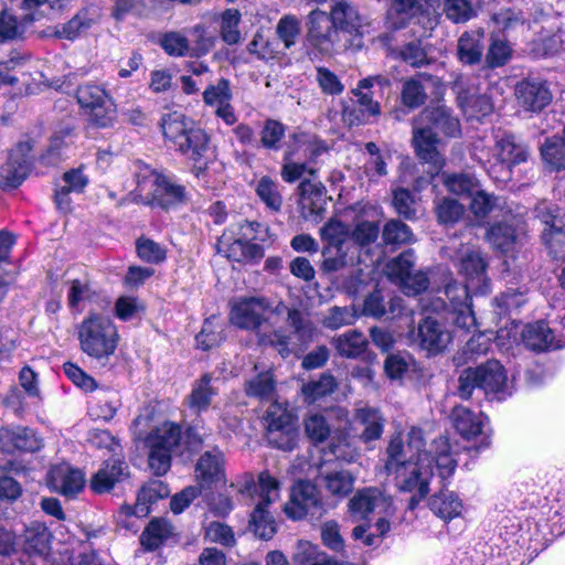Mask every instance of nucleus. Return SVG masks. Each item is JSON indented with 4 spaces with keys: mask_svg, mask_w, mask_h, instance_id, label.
I'll list each match as a JSON object with an SVG mask.
<instances>
[{
    "mask_svg": "<svg viewBox=\"0 0 565 565\" xmlns=\"http://www.w3.org/2000/svg\"><path fill=\"white\" fill-rule=\"evenodd\" d=\"M285 311L288 324L292 328L298 343H294L291 335L282 329L275 330L269 334L260 333L258 340L262 345H269L277 350L282 358H287L298 347L312 341L318 333L312 321L299 309H289L282 301L273 303L264 297H245L232 306L230 320L239 329L256 330L267 320L268 313L281 315Z\"/></svg>",
    "mask_w": 565,
    "mask_h": 565,
    "instance_id": "obj_1",
    "label": "nucleus"
},
{
    "mask_svg": "<svg viewBox=\"0 0 565 565\" xmlns=\"http://www.w3.org/2000/svg\"><path fill=\"white\" fill-rule=\"evenodd\" d=\"M424 445L423 430L412 427L406 441L399 435L394 436L386 449L385 469L394 476L399 491L412 493L407 505L412 511L427 497L434 475L431 459L423 449Z\"/></svg>",
    "mask_w": 565,
    "mask_h": 565,
    "instance_id": "obj_2",
    "label": "nucleus"
},
{
    "mask_svg": "<svg viewBox=\"0 0 565 565\" xmlns=\"http://www.w3.org/2000/svg\"><path fill=\"white\" fill-rule=\"evenodd\" d=\"M487 263L478 249L468 248L460 258L459 271L466 278V285L456 281L448 282L443 292L451 301L454 322L463 328H475L476 318L470 308V292L487 294L489 291V278L487 276Z\"/></svg>",
    "mask_w": 565,
    "mask_h": 565,
    "instance_id": "obj_3",
    "label": "nucleus"
},
{
    "mask_svg": "<svg viewBox=\"0 0 565 565\" xmlns=\"http://www.w3.org/2000/svg\"><path fill=\"white\" fill-rule=\"evenodd\" d=\"M161 129L166 140L193 162V172L201 177L207 167L210 136L206 131L178 113L166 115L161 121Z\"/></svg>",
    "mask_w": 565,
    "mask_h": 565,
    "instance_id": "obj_4",
    "label": "nucleus"
},
{
    "mask_svg": "<svg viewBox=\"0 0 565 565\" xmlns=\"http://www.w3.org/2000/svg\"><path fill=\"white\" fill-rule=\"evenodd\" d=\"M237 492L250 498L255 502L250 515V529L262 540H270L276 533V523L267 508L279 497V483L267 471L260 472L258 481L252 476H246Z\"/></svg>",
    "mask_w": 565,
    "mask_h": 565,
    "instance_id": "obj_5",
    "label": "nucleus"
},
{
    "mask_svg": "<svg viewBox=\"0 0 565 565\" xmlns=\"http://www.w3.org/2000/svg\"><path fill=\"white\" fill-rule=\"evenodd\" d=\"M425 310L435 313V316H426L417 327L416 338L418 345L428 351L429 353H439L444 351L451 341V333L446 328V323H452L457 328L463 329L454 322V316L449 311H452L451 301L446 303V300L441 297L433 299L429 303L423 306ZM471 328H465L470 330Z\"/></svg>",
    "mask_w": 565,
    "mask_h": 565,
    "instance_id": "obj_6",
    "label": "nucleus"
},
{
    "mask_svg": "<svg viewBox=\"0 0 565 565\" xmlns=\"http://www.w3.org/2000/svg\"><path fill=\"white\" fill-rule=\"evenodd\" d=\"M81 349L103 365L115 353L118 333L113 321L99 315H90L78 328Z\"/></svg>",
    "mask_w": 565,
    "mask_h": 565,
    "instance_id": "obj_7",
    "label": "nucleus"
},
{
    "mask_svg": "<svg viewBox=\"0 0 565 565\" xmlns=\"http://www.w3.org/2000/svg\"><path fill=\"white\" fill-rule=\"evenodd\" d=\"M136 179V190L146 204L170 209L185 200V190L182 185L158 174L148 166L139 167Z\"/></svg>",
    "mask_w": 565,
    "mask_h": 565,
    "instance_id": "obj_8",
    "label": "nucleus"
},
{
    "mask_svg": "<svg viewBox=\"0 0 565 565\" xmlns=\"http://www.w3.org/2000/svg\"><path fill=\"white\" fill-rule=\"evenodd\" d=\"M529 154V148L515 136L507 132L497 134L491 157L482 161V166L490 178L505 182L511 179L512 167L525 162Z\"/></svg>",
    "mask_w": 565,
    "mask_h": 565,
    "instance_id": "obj_9",
    "label": "nucleus"
},
{
    "mask_svg": "<svg viewBox=\"0 0 565 565\" xmlns=\"http://www.w3.org/2000/svg\"><path fill=\"white\" fill-rule=\"evenodd\" d=\"M76 99L87 121L97 128L113 127L117 118L111 96L99 85L84 84L76 90Z\"/></svg>",
    "mask_w": 565,
    "mask_h": 565,
    "instance_id": "obj_10",
    "label": "nucleus"
},
{
    "mask_svg": "<svg viewBox=\"0 0 565 565\" xmlns=\"http://www.w3.org/2000/svg\"><path fill=\"white\" fill-rule=\"evenodd\" d=\"M266 439L281 450H292L298 441V428L291 414L278 404H271L265 416Z\"/></svg>",
    "mask_w": 565,
    "mask_h": 565,
    "instance_id": "obj_11",
    "label": "nucleus"
},
{
    "mask_svg": "<svg viewBox=\"0 0 565 565\" xmlns=\"http://www.w3.org/2000/svg\"><path fill=\"white\" fill-rule=\"evenodd\" d=\"M289 519L301 520L305 516L319 519L324 512V504L318 488L309 481H298L290 491V498L284 505Z\"/></svg>",
    "mask_w": 565,
    "mask_h": 565,
    "instance_id": "obj_12",
    "label": "nucleus"
},
{
    "mask_svg": "<svg viewBox=\"0 0 565 565\" xmlns=\"http://www.w3.org/2000/svg\"><path fill=\"white\" fill-rule=\"evenodd\" d=\"M51 533L44 523L33 521L22 535V556L19 565H53L49 558Z\"/></svg>",
    "mask_w": 565,
    "mask_h": 565,
    "instance_id": "obj_13",
    "label": "nucleus"
},
{
    "mask_svg": "<svg viewBox=\"0 0 565 565\" xmlns=\"http://www.w3.org/2000/svg\"><path fill=\"white\" fill-rule=\"evenodd\" d=\"M32 146L29 141L19 142L9 153L7 161L0 167V188L15 189L22 184L31 170Z\"/></svg>",
    "mask_w": 565,
    "mask_h": 565,
    "instance_id": "obj_14",
    "label": "nucleus"
},
{
    "mask_svg": "<svg viewBox=\"0 0 565 565\" xmlns=\"http://www.w3.org/2000/svg\"><path fill=\"white\" fill-rule=\"evenodd\" d=\"M479 388L491 399L503 401L511 396L512 387L503 365L497 360L487 361L475 367Z\"/></svg>",
    "mask_w": 565,
    "mask_h": 565,
    "instance_id": "obj_15",
    "label": "nucleus"
},
{
    "mask_svg": "<svg viewBox=\"0 0 565 565\" xmlns=\"http://www.w3.org/2000/svg\"><path fill=\"white\" fill-rule=\"evenodd\" d=\"M561 321L555 320L552 323L545 321H536L526 324L522 330V341L524 345L533 351L556 350L564 348V343H559Z\"/></svg>",
    "mask_w": 565,
    "mask_h": 565,
    "instance_id": "obj_16",
    "label": "nucleus"
},
{
    "mask_svg": "<svg viewBox=\"0 0 565 565\" xmlns=\"http://www.w3.org/2000/svg\"><path fill=\"white\" fill-rule=\"evenodd\" d=\"M351 93L356 99L344 103L342 108V119L348 126L366 125L371 117L381 114L380 104L373 100L370 93L363 92L359 87L353 88Z\"/></svg>",
    "mask_w": 565,
    "mask_h": 565,
    "instance_id": "obj_17",
    "label": "nucleus"
},
{
    "mask_svg": "<svg viewBox=\"0 0 565 565\" xmlns=\"http://www.w3.org/2000/svg\"><path fill=\"white\" fill-rule=\"evenodd\" d=\"M515 96L524 109L533 113L541 111L552 100L548 83L535 77L525 78L518 83Z\"/></svg>",
    "mask_w": 565,
    "mask_h": 565,
    "instance_id": "obj_18",
    "label": "nucleus"
},
{
    "mask_svg": "<svg viewBox=\"0 0 565 565\" xmlns=\"http://www.w3.org/2000/svg\"><path fill=\"white\" fill-rule=\"evenodd\" d=\"M195 477L199 488L211 489L225 481L224 458L218 449L205 451L196 461Z\"/></svg>",
    "mask_w": 565,
    "mask_h": 565,
    "instance_id": "obj_19",
    "label": "nucleus"
},
{
    "mask_svg": "<svg viewBox=\"0 0 565 565\" xmlns=\"http://www.w3.org/2000/svg\"><path fill=\"white\" fill-rule=\"evenodd\" d=\"M391 508V498L373 487L359 490L349 501L350 512L361 519L367 518L372 512L388 514Z\"/></svg>",
    "mask_w": 565,
    "mask_h": 565,
    "instance_id": "obj_20",
    "label": "nucleus"
},
{
    "mask_svg": "<svg viewBox=\"0 0 565 565\" xmlns=\"http://www.w3.org/2000/svg\"><path fill=\"white\" fill-rule=\"evenodd\" d=\"M299 206L306 220L319 222L326 210V188L321 182L303 180L299 184Z\"/></svg>",
    "mask_w": 565,
    "mask_h": 565,
    "instance_id": "obj_21",
    "label": "nucleus"
},
{
    "mask_svg": "<svg viewBox=\"0 0 565 565\" xmlns=\"http://www.w3.org/2000/svg\"><path fill=\"white\" fill-rule=\"evenodd\" d=\"M330 17L337 32L340 30L349 34L359 35L362 34V29L367 25L366 18L348 0H332Z\"/></svg>",
    "mask_w": 565,
    "mask_h": 565,
    "instance_id": "obj_22",
    "label": "nucleus"
},
{
    "mask_svg": "<svg viewBox=\"0 0 565 565\" xmlns=\"http://www.w3.org/2000/svg\"><path fill=\"white\" fill-rule=\"evenodd\" d=\"M86 479L82 470L61 463L52 467L47 473L49 486L66 497L83 490Z\"/></svg>",
    "mask_w": 565,
    "mask_h": 565,
    "instance_id": "obj_23",
    "label": "nucleus"
},
{
    "mask_svg": "<svg viewBox=\"0 0 565 565\" xmlns=\"http://www.w3.org/2000/svg\"><path fill=\"white\" fill-rule=\"evenodd\" d=\"M41 448L42 439L30 428L17 427L0 429V449L3 452L12 454L15 450L34 452Z\"/></svg>",
    "mask_w": 565,
    "mask_h": 565,
    "instance_id": "obj_24",
    "label": "nucleus"
},
{
    "mask_svg": "<svg viewBox=\"0 0 565 565\" xmlns=\"http://www.w3.org/2000/svg\"><path fill=\"white\" fill-rule=\"evenodd\" d=\"M414 120L420 126L431 127L434 132L439 130L448 137H457L460 134L458 118L444 105L425 108Z\"/></svg>",
    "mask_w": 565,
    "mask_h": 565,
    "instance_id": "obj_25",
    "label": "nucleus"
},
{
    "mask_svg": "<svg viewBox=\"0 0 565 565\" xmlns=\"http://www.w3.org/2000/svg\"><path fill=\"white\" fill-rule=\"evenodd\" d=\"M127 476L128 465L120 458H110L93 475L90 488L96 493H105Z\"/></svg>",
    "mask_w": 565,
    "mask_h": 565,
    "instance_id": "obj_26",
    "label": "nucleus"
},
{
    "mask_svg": "<svg viewBox=\"0 0 565 565\" xmlns=\"http://www.w3.org/2000/svg\"><path fill=\"white\" fill-rule=\"evenodd\" d=\"M354 424L355 428L360 430V439L364 443H370L381 438L385 418L380 409L365 406L355 411Z\"/></svg>",
    "mask_w": 565,
    "mask_h": 565,
    "instance_id": "obj_27",
    "label": "nucleus"
},
{
    "mask_svg": "<svg viewBox=\"0 0 565 565\" xmlns=\"http://www.w3.org/2000/svg\"><path fill=\"white\" fill-rule=\"evenodd\" d=\"M438 85V77L419 73L417 76L405 81L402 89V102L408 108H417L425 104L427 99L426 90Z\"/></svg>",
    "mask_w": 565,
    "mask_h": 565,
    "instance_id": "obj_28",
    "label": "nucleus"
},
{
    "mask_svg": "<svg viewBox=\"0 0 565 565\" xmlns=\"http://www.w3.org/2000/svg\"><path fill=\"white\" fill-rule=\"evenodd\" d=\"M536 43L543 55L554 54L565 46V31L558 17L544 20Z\"/></svg>",
    "mask_w": 565,
    "mask_h": 565,
    "instance_id": "obj_29",
    "label": "nucleus"
},
{
    "mask_svg": "<svg viewBox=\"0 0 565 565\" xmlns=\"http://www.w3.org/2000/svg\"><path fill=\"white\" fill-rule=\"evenodd\" d=\"M437 141L436 134L431 131V127L420 126L415 120L413 121V145L419 159L438 164L440 157L436 148Z\"/></svg>",
    "mask_w": 565,
    "mask_h": 565,
    "instance_id": "obj_30",
    "label": "nucleus"
},
{
    "mask_svg": "<svg viewBox=\"0 0 565 565\" xmlns=\"http://www.w3.org/2000/svg\"><path fill=\"white\" fill-rule=\"evenodd\" d=\"M319 479L324 489L339 499L348 497L354 488L355 476L345 469L319 471Z\"/></svg>",
    "mask_w": 565,
    "mask_h": 565,
    "instance_id": "obj_31",
    "label": "nucleus"
},
{
    "mask_svg": "<svg viewBox=\"0 0 565 565\" xmlns=\"http://www.w3.org/2000/svg\"><path fill=\"white\" fill-rule=\"evenodd\" d=\"M308 34L315 45L323 47V45L335 41L338 32L330 14L328 15L321 10H313L309 14Z\"/></svg>",
    "mask_w": 565,
    "mask_h": 565,
    "instance_id": "obj_32",
    "label": "nucleus"
},
{
    "mask_svg": "<svg viewBox=\"0 0 565 565\" xmlns=\"http://www.w3.org/2000/svg\"><path fill=\"white\" fill-rule=\"evenodd\" d=\"M218 250L228 259L237 263L259 260L264 256L260 245L244 239L227 243L224 236L218 242Z\"/></svg>",
    "mask_w": 565,
    "mask_h": 565,
    "instance_id": "obj_33",
    "label": "nucleus"
},
{
    "mask_svg": "<svg viewBox=\"0 0 565 565\" xmlns=\"http://www.w3.org/2000/svg\"><path fill=\"white\" fill-rule=\"evenodd\" d=\"M428 504L431 512L445 522L459 516L463 509L461 499L448 490L435 493Z\"/></svg>",
    "mask_w": 565,
    "mask_h": 565,
    "instance_id": "obj_34",
    "label": "nucleus"
},
{
    "mask_svg": "<svg viewBox=\"0 0 565 565\" xmlns=\"http://www.w3.org/2000/svg\"><path fill=\"white\" fill-rule=\"evenodd\" d=\"M175 535L173 525L166 519H152L143 530L140 542L148 551H154Z\"/></svg>",
    "mask_w": 565,
    "mask_h": 565,
    "instance_id": "obj_35",
    "label": "nucleus"
},
{
    "mask_svg": "<svg viewBox=\"0 0 565 565\" xmlns=\"http://www.w3.org/2000/svg\"><path fill=\"white\" fill-rule=\"evenodd\" d=\"M487 239L493 248L507 254L521 243L522 233L508 223H498L490 227Z\"/></svg>",
    "mask_w": 565,
    "mask_h": 565,
    "instance_id": "obj_36",
    "label": "nucleus"
},
{
    "mask_svg": "<svg viewBox=\"0 0 565 565\" xmlns=\"http://www.w3.org/2000/svg\"><path fill=\"white\" fill-rule=\"evenodd\" d=\"M483 31L465 32L458 40L457 53L460 62L473 65L481 61L483 53Z\"/></svg>",
    "mask_w": 565,
    "mask_h": 565,
    "instance_id": "obj_37",
    "label": "nucleus"
},
{
    "mask_svg": "<svg viewBox=\"0 0 565 565\" xmlns=\"http://www.w3.org/2000/svg\"><path fill=\"white\" fill-rule=\"evenodd\" d=\"M321 270L330 274L344 269L354 264V253L348 244L328 245L322 249Z\"/></svg>",
    "mask_w": 565,
    "mask_h": 565,
    "instance_id": "obj_38",
    "label": "nucleus"
},
{
    "mask_svg": "<svg viewBox=\"0 0 565 565\" xmlns=\"http://www.w3.org/2000/svg\"><path fill=\"white\" fill-rule=\"evenodd\" d=\"M216 394L217 390L212 385V376L205 373L192 384L188 405L195 413L204 412L210 407Z\"/></svg>",
    "mask_w": 565,
    "mask_h": 565,
    "instance_id": "obj_39",
    "label": "nucleus"
},
{
    "mask_svg": "<svg viewBox=\"0 0 565 565\" xmlns=\"http://www.w3.org/2000/svg\"><path fill=\"white\" fill-rule=\"evenodd\" d=\"M469 78L466 75H458L452 83V89L458 95V100L462 105L471 108L478 107V113L486 116L491 113L492 105L488 97L476 96L472 88L468 86Z\"/></svg>",
    "mask_w": 565,
    "mask_h": 565,
    "instance_id": "obj_40",
    "label": "nucleus"
},
{
    "mask_svg": "<svg viewBox=\"0 0 565 565\" xmlns=\"http://www.w3.org/2000/svg\"><path fill=\"white\" fill-rule=\"evenodd\" d=\"M431 459V465L435 463L439 476L445 479L449 477L455 468L456 461L450 452V445L447 437H439L431 444V449L426 451Z\"/></svg>",
    "mask_w": 565,
    "mask_h": 565,
    "instance_id": "obj_41",
    "label": "nucleus"
},
{
    "mask_svg": "<svg viewBox=\"0 0 565 565\" xmlns=\"http://www.w3.org/2000/svg\"><path fill=\"white\" fill-rule=\"evenodd\" d=\"M170 489L161 480H150L138 492L136 505L139 516H147L150 513V507L158 500L167 498Z\"/></svg>",
    "mask_w": 565,
    "mask_h": 565,
    "instance_id": "obj_42",
    "label": "nucleus"
},
{
    "mask_svg": "<svg viewBox=\"0 0 565 565\" xmlns=\"http://www.w3.org/2000/svg\"><path fill=\"white\" fill-rule=\"evenodd\" d=\"M451 420L455 429L463 438H472L481 433L482 422L479 415L463 406H456L451 412Z\"/></svg>",
    "mask_w": 565,
    "mask_h": 565,
    "instance_id": "obj_43",
    "label": "nucleus"
},
{
    "mask_svg": "<svg viewBox=\"0 0 565 565\" xmlns=\"http://www.w3.org/2000/svg\"><path fill=\"white\" fill-rule=\"evenodd\" d=\"M180 438V427L172 423H164L149 434L146 443L148 447L171 452L178 446Z\"/></svg>",
    "mask_w": 565,
    "mask_h": 565,
    "instance_id": "obj_44",
    "label": "nucleus"
},
{
    "mask_svg": "<svg viewBox=\"0 0 565 565\" xmlns=\"http://www.w3.org/2000/svg\"><path fill=\"white\" fill-rule=\"evenodd\" d=\"M334 348L341 356L356 358L361 355L367 345L362 332L350 330L332 340Z\"/></svg>",
    "mask_w": 565,
    "mask_h": 565,
    "instance_id": "obj_45",
    "label": "nucleus"
},
{
    "mask_svg": "<svg viewBox=\"0 0 565 565\" xmlns=\"http://www.w3.org/2000/svg\"><path fill=\"white\" fill-rule=\"evenodd\" d=\"M276 382L270 371L262 372L245 383L247 396L262 401H269L274 397Z\"/></svg>",
    "mask_w": 565,
    "mask_h": 565,
    "instance_id": "obj_46",
    "label": "nucleus"
},
{
    "mask_svg": "<svg viewBox=\"0 0 565 565\" xmlns=\"http://www.w3.org/2000/svg\"><path fill=\"white\" fill-rule=\"evenodd\" d=\"M541 156L550 170L565 169V140L564 138H547L541 146Z\"/></svg>",
    "mask_w": 565,
    "mask_h": 565,
    "instance_id": "obj_47",
    "label": "nucleus"
},
{
    "mask_svg": "<svg viewBox=\"0 0 565 565\" xmlns=\"http://www.w3.org/2000/svg\"><path fill=\"white\" fill-rule=\"evenodd\" d=\"M255 191L267 209L274 212H279L281 210L282 195L279 191V184L267 175L262 177L257 181Z\"/></svg>",
    "mask_w": 565,
    "mask_h": 565,
    "instance_id": "obj_48",
    "label": "nucleus"
},
{
    "mask_svg": "<svg viewBox=\"0 0 565 565\" xmlns=\"http://www.w3.org/2000/svg\"><path fill=\"white\" fill-rule=\"evenodd\" d=\"M74 129L64 127L55 131L50 139L46 151L42 154L41 159L45 164L54 166L61 159V151L68 143L73 142Z\"/></svg>",
    "mask_w": 565,
    "mask_h": 565,
    "instance_id": "obj_49",
    "label": "nucleus"
},
{
    "mask_svg": "<svg viewBox=\"0 0 565 565\" xmlns=\"http://www.w3.org/2000/svg\"><path fill=\"white\" fill-rule=\"evenodd\" d=\"M119 406L120 399L118 394L116 392H110L107 395L98 396L90 402L88 414L94 419L108 422L114 418Z\"/></svg>",
    "mask_w": 565,
    "mask_h": 565,
    "instance_id": "obj_50",
    "label": "nucleus"
},
{
    "mask_svg": "<svg viewBox=\"0 0 565 565\" xmlns=\"http://www.w3.org/2000/svg\"><path fill=\"white\" fill-rule=\"evenodd\" d=\"M159 44L170 56L183 57L191 56V43L189 38L178 31L167 32L161 35Z\"/></svg>",
    "mask_w": 565,
    "mask_h": 565,
    "instance_id": "obj_51",
    "label": "nucleus"
},
{
    "mask_svg": "<svg viewBox=\"0 0 565 565\" xmlns=\"http://www.w3.org/2000/svg\"><path fill=\"white\" fill-rule=\"evenodd\" d=\"M241 13L237 9H226L221 15L220 34L222 40L234 45L241 42L242 35L238 29Z\"/></svg>",
    "mask_w": 565,
    "mask_h": 565,
    "instance_id": "obj_52",
    "label": "nucleus"
},
{
    "mask_svg": "<svg viewBox=\"0 0 565 565\" xmlns=\"http://www.w3.org/2000/svg\"><path fill=\"white\" fill-rule=\"evenodd\" d=\"M480 0H445L444 12L455 23H465L476 15Z\"/></svg>",
    "mask_w": 565,
    "mask_h": 565,
    "instance_id": "obj_53",
    "label": "nucleus"
},
{
    "mask_svg": "<svg viewBox=\"0 0 565 565\" xmlns=\"http://www.w3.org/2000/svg\"><path fill=\"white\" fill-rule=\"evenodd\" d=\"M414 263V252L407 249L387 263L386 275L391 280L399 285L412 273Z\"/></svg>",
    "mask_w": 565,
    "mask_h": 565,
    "instance_id": "obj_54",
    "label": "nucleus"
},
{
    "mask_svg": "<svg viewBox=\"0 0 565 565\" xmlns=\"http://www.w3.org/2000/svg\"><path fill=\"white\" fill-rule=\"evenodd\" d=\"M202 98L204 104L210 107L232 100L233 92L230 79L221 77L215 83H210L203 90Z\"/></svg>",
    "mask_w": 565,
    "mask_h": 565,
    "instance_id": "obj_55",
    "label": "nucleus"
},
{
    "mask_svg": "<svg viewBox=\"0 0 565 565\" xmlns=\"http://www.w3.org/2000/svg\"><path fill=\"white\" fill-rule=\"evenodd\" d=\"M235 484L231 483V486L225 489L224 492L218 493H205L203 494V500L209 509V511L217 518L227 516L234 509V501L228 492V489H234Z\"/></svg>",
    "mask_w": 565,
    "mask_h": 565,
    "instance_id": "obj_56",
    "label": "nucleus"
},
{
    "mask_svg": "<svg viewBox=\"0 0 565 565\" xmlns=\"http://www.w3.org/2000/svg\"><path fill=\"white\" fill-rule=\"evenodd\" d=\"M542 241L554 258L565 257V231L561 223L542 228Z\"/></svg>",
    "mask_w": 565,
    "mask_h": 565,
    "instance_id": "obj_57",
    "label": "nucleus"
},
{
    "mask_svg": "<svg viewBox=\"0 0 565 565\" xmlns=\"http://www.w3.org/2000/svg\"><path fill=\"white\" fill-rule=\"evenodd\" d=\"M512 53V46L508 41L492 35L486 54V62L492 68L501 67L511 60Z\"/></svg>",
    "mask_w": 565,
    "mask_h": 565,
    "instance_id": "obj_58",
    "label": "nucleus"
},
{
    "mask_svg": "<svg viewBox=\"0 0 565 565\" xmlns=\"http://www.w3.org/2000/svg\"><path fill=\"white\" fill-rule=\"evenodd\" d=\"M218 319L212 316L205 319L201 332L195 337L196 344L202 350H209L223 340V329L217 323Z\"/></svg>",
    "mask_w": 565,
    "mask_h": 565,
    "instance_id": "obj_59",
    "label": "nucleus"
},
{
    "mask_svg": "<svg viewBox=\"0 0 565 565\" xmlns=\"http://www.w3.org/2000/svg\"><path fill=\"white\" fill-rule=\"evenodd\" d=\"M337 387L335 379L330 374H321L316 381H310L302 386V394L309 402H315L331 394Z\"/></svg>",
    "mask_w": 565,
    "mask_h": 565,
    "instance_id": "obj_60",
    "label": "nucleus"
},
{
    "mask_svg": "<svg viewBox=\"0 0 565 565\" xmlns=\"http://www.w3.org/2000/svg\"><path fill=\"white\" fill-rule=\"evenodd\" d=\"M446 188L458 195H472L479 186L478 180L469 173H454L444 178Z\"/></svg>",
    "mask_w": 565,
    "mask_h": 565,
    "instance_id": "obj_61",
    "label": "nucleus"
},
{
    "mask_svg": "<svg viewBox=\"0 0 565 565\" xmlns=\"http://www.w3.org/2000/svg\"><path fill=\"white\" fill-rule=\"evenodd\" d=\"M383 239L386 244L401 245L413 242L411 228L399 220H390L383 228Z\"/></svg>",
    "mask_w": 565,
    "mask_h": 565,
    "instance_id": "obj_62",
    "label": "nucleus"
},
{
    "mask_svg": "<svg viewBox=\"0 0 565 565\" xmlns=\"http://www.w3.org/2000/svg\"><path fill=\"white\" fill-rule=\"evenodd\" d=\"M380 234L377 223L371 221L358 222L354 228L349 233L352 242L360 247L369 246L374 243Z\"/></svg>",
    "mask_w": 565,
    "mask_h": 565,
    "instance_id": "obj_63",
    "label": "nucleus"
},
{
    "mask_svg": "<svg viewBox=\"0 0 565 565\" xmlns=\"http://www.w3.org/2000/svg\"><path fill=\"white\" fill-rule=\"evenodd\" d=\"M491 21L499 32H509L523 25L524 17L521 11L507 8L493 13Z\"/></svg>",
    "mask_w": 565,
    "mask_h": 565,
    "instance_id": "obj_64",
    "label": "nucleus"
}]
</instances>
